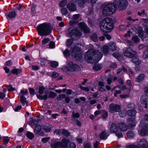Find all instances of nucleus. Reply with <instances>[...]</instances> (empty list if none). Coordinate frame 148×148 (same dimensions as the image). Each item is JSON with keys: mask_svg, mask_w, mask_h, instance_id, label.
<instances>
[{"mask_svg": "<svg viewBox=\"0 0 148 148\" xmlns=\"http://www.w3.org/2000/svg\"><path fill=\"white\" fill-rule=\"evenodd\" d=\"M67 3V0H62L59 3V6L60 7L64 6Z\"/></svg>", "mask_w": 148, "mask_h": 148, "instance_id": "34", "label": "nucleus"}, {"mask_svg": "<svg viewBox=\"0 0 148 148\" xmlns=\"http://www.w3.org/2000/svg\"><path fill=\"white\" fill-rule=\"evenodd\" d=\"M132 40L135 43H138L140 42V39L136 36H134L132 38Z\"/></svg>", "mask_w": 148, "mask_h": 148, "instance_id": "38", "label": "nucleus"}, {"mask_svg": "<svg viewBox=\"0 0 148 148\" xmlns=\"http://www.w3.org/2000/svg\"><path fill=\"white\" fill-rule=\"evenodd\" d=\"M127 5V0H114V3H109L105 5L102 10V14L105 16H110L115 12L116 6H118L120 10H122L125 8Z\"/></svg>", "mask_w": 148, "mask_h": 148, "instance_id": "1", "label": "nucleus"}, {"mask_svg": "<svg viewBox=\"0 0 148 148\" xmlns=\"http://www.w3.org/2000/svg\"><path fill=\"white\" fill-rule=\"evenodd\" d=\"M112 55L117 59L119 60V56H120V55L118 53H114L112 54Z\"/></svg>", "mask_w": 148, "mask_h": 148, "instance_id": "57", "label": "nucleus"}, {"mask_svg": "<svg viewBox=\"0 0 148 148\" xmlns=\"http://www.w3.org/2000/svg\"><path fill=\"white\" fill-rule=\"evenodd\" d=\"M28 91L26 89H23L21 90L19 95L21 96H24L27 92Z\"/></svg>", "mask_w": 148, "mask_h": 148, "instance_id": "36", "label": "nucleus"}, {"mask_svg": "<svg viewBox=\"0 0 148 148\" xmlns=\"http://www.w3.org/2000/svg\"><path fill=\"white\" fill-rule=\"evenodd\" d=\"M144 121L140 122V125L138 127V130L140 134L142 136H144L148 134V125L144 124Z\"/></svg>", "mask_w": 148, "mask_h": 148, "instance_id": "7", "label": "nucleus"}, {"mask_svg": "<svg viewBox=\"0 0 148 148\" xmlns=\"http://www.w3.org/2000/svg\"><path fill=\"white\" fill-rule=\"evenodd\" d=\"M49 139L50 138L49 137L43 138L42 139V141L43 143H45L47 142Z\"/></svg>", "mask_w": 148, "mask_h": 148, "instance_id": "59", "label": "nucleus"}, {"mask_svg": "<svg viewBox=\"0 0 148 148\" xmlns=\"http://www.w3.org/2000/svg\"><path fill=\"white\" fill-rule=\"evenodd\" d=\"M67 8L70 11H75L76 9L75 5L72 3H68L67 5Z\"/></svg>", "mask_w": 148, "mask_h": 148, "instance_id": "16", "label": "nucleus"}, {"mask_svg": "<svg viewBox=\"0 0 148 148\" xmlns=\"http://www.w3.org/2000/svg\"><path fill=\"white\" fill-rule=\"evenodd\" d=\"M110 130L111 132L114 133H115L118 132V127L115 123H112V124L110 128Z\"/></svg>", "mask_w": 148, "mask_h": 148, "instance_id": "18", "label": "nucleus"}, {"mask_svg": "<svg viewBox=\"0 0 148 148\" xmlns=\"http://www.w3.org/2000/svg\"><path fill=\"white\" fill-rule=\"evenodd\" d=\"M37 96L38 98L41 100H46L48 98V96L47 95H45L43 96L40 95H37Z\"/></svg>", "mask_w": 148, "mask_h": 148, "instance_id": "32", "label": "nucleus"}, {"mask_svg": "<svg viewBox=\"0 0 148 148\" xmlns=\"http://www.w3.org/2000/svg\"><path fill=\"white\" fill-rule=\"evenodd\" d=\"M42 127L40 125H37L35 126L34 132L36 134H40Z\"/></svg>", "mask_w": 148, "mask_h": 148, "instance_id": "24", "label": "nucleus"}, {"mask_svg": "<svg viewBox=\"0 0 148 148\" xmlns=\"http://www.w3.org/2000/svg\"><path fill=\"white\" fill-rule=\"evenodd\" d=\"M61 12L63 15H66L68 13V10L66 8H63L61 9Z\"/></svg>", "mask_w": 148, "mask_h": 148, "instance_id": "44", "label": "nucleus"}, {"mask_svg": "<svg viewBox=\"0 0 148 148\" xmlns=\"http://www.w3.org/2000/svg\"><path fill=\"white\" fill-rule=\"evenodd\" d=\"M140 101L142 103L145 105V108H147L148 105V96L146 94L143 95L140 98Z\"/></svg>", "mask_w": 148, "mask_h": 148, "instance_id": "12", "label": "nucleus"}, {"mask_svg": "<svg viewBox=\"0 0 148 148\" xmlns=\"http://www.w3.org/2000/svg\"><path fill=\"white\" fill-rule=\"evenodd\" d=\"M108 116V112L105 111H103V117L104 119H106L107 118Z\"/></svg>", "mask_w": 148, "mask_h": 148, "instance_id": "61", "label": "nucleus"}, {"mask_svg": "<svg viewBox=\"0 0 148 148\" xmlns=\"http://www.w3.org/2000/svg\"><path fill=\"white\" fill-rule=\"evenodd\" d=\"M72 116L73 118H78L79 117V114L78 113H75V112H73L72 114Z\"/></svg>", "mask_w": 148, "mask_h": 148, "instance_id": "60", "label": "nucleus"}, {"mask_svg": "<svg viewBox=\"0 0 148 148\" xmlns=\"http://www.w3.org/2000/svg\"><path fill=\"white\" fill-rule=\"evenodd\" d=\"M16 15V13L14 12H10L8 14H6V16L10 18H12L14 17Z\"/></svg>", "mask_w": 148, "mask_h": 148, "instance_id": "26", "label": "nucleus"}, {"mask_svg": "<svg viewBox=\"0 0 148 148\" xmlns=\"http://www.w3.org/2000/svg\"><path fill=\"white\" fill-rule=\"evenodd\" d=\"M26 135L27 137L30 139H32L34 137V134L30 132H27Z\"/></svg>", "mask_w": 148, "mask_h": 148, "instance_id": "37", "label": "nucleus"}, {"mask_svg": "<svg viewBox=\"0 0 148 148\" xmlns=\"http://www.w3.org/2000/svg\"><path fill=\"white\" fill-rule=\"evenodd\" d=\"M45 90V88L44 87L41 86L39 88L38 92L40 94H43Z\"/></svg>", "mask_w": 148, "mask_h": 148, "instance_id": "51", "label": "nucleus"}, {"mask_svg": "<svg viewBox=\"0 0 148 148\" xmlns=\"http://www.w3.org/2000/svg\"><path fill=\"white\" fill-rule=\"evenodd\" d=\"M70 148H76V145L75 144L73 143H71L70 144Z\"/></svg>", "mask_w": 148, "mask_h": 148, "instance_id": "64", "label": "nucleus"}, {"mask_svg": "<svg viewBox=\"0 0 148 148\" xmlns=\"http://www.w3.org/2000/svg\"><path fill=\"white\" fill-rule=\"evenodd\" d=\"M127 27V26L123 25H121L119 26V28L121 30L123 31L126 30Z\"/></svg>", "mask_w": 148, "mask_h": 148, "instance_id": "53", "label": "nucleus"}, {"mask_svg": "<svg viewBox=\"0 0 148 148\" xmlns=\"http://www.w3.org/2000/svg\"><path fill=\"white\" fill-rule=\"evenodd\" d=\"M79 17V14H76L74 15L73 16V19L75 20H78Z\"/></svg>", "mask_w": 148, "mask_h": 148, "instance_id": "58", "label": "nucleus"}, {"mask_svg": "<svg viewBox=\"0 0 148 148\" xmlns=\"http://www.w3.org/2000/svg\"><path fill=\"white\" fill-rule=\"evenodd\" d=\"M45 95H47L48 97L49 98H54L56 95V93L52 91L48 93L47 94L46 93H45Z\"/></svg>", "mask_w": 148, "mask_h": 148, "instance_id": "31", "label": "nucleus"}, {"mask_svg": "<svg viewBox=\"0 0 148 148\" xmlns=\"http://www.w3.org/2000/svg\"><path fill=\"white\" fill-rule=\"evenodd\" d=\"M30 121V124L34 125L37 124L38 123L37 121L35 119H31Z\"/></svg>", "mask_w": 148, "mask_h": 148, "instance_id": "55", "label": "nucleus"}, {"mask_svg": "<svg viewBox=\"0 0 148 148\" xmlns=\"http://www.w3.org/2000/svg\"><path fill=\"white\" fill-rule=\"evenodd\" d=\"M121 110L120 106L118 105L112 104L109 106V111L112 113L118 112Z\"/></svg>", "mask_w": 148, "mask_h": 148, "instance_id": "9", "label": "nucleus"}, {"mask_svg": "<svg viewBox=\"0 0 148 148\" xmlns=\"http://www.w3.org/2000/svg\"><path fill=\"white\" fill-rule=\"evenodd\" d=\"M52 127V126L49 124H46L43 127V129L45 132H50Z\"/></svg>", "mask_w": 148, "mask_h": 148, "instance_id": "19", "label": "nucleus"}, {"mask_svg": "<svg viewBox=\"0 0 148 148\" xmlns=\"http://www.w3.org/2000/svg\"><path fill=\"white\" fill-rule=\"evenodd\" d=\"M38 32L42 36H47L51 32L49 23H44L39 25L37 28Z\"/></svg>", "mask_w": 148, "mask_h": 148, "instance_id": "5", "label": "nucleus"}, {"mask_svg": "<svg viewBox=\"0 0 148 148\" xmlns=\"http://www.w3.org/2000/svg\"><path fill=\"white\" fill-rule=\"evenodd\" d=\"M3 142L5 144H7L9 141L10 139L8 137H4L3 138Z\"/></svg>", "mask_w": 148, "mask_h": 148, "instance_id": "45", "label": "nucleus"}, {"mask_svg": "<svg viewBox=\"0 0 148 148\" xmlns=\"http://www.w3.org/2000/svg\"><path fill=\"white\" fill-rule=\"evenodd\" d=\"M84 33H88L89 32V29L87 26L84 23H81L79 24V27L73 29L70 32V34L71 38L76 39L78 37L82 36V30Z\"/></svg>", "mask_w": 148, "mask_h": 148, "instance_id": "3", "label": "nucleus"}, {"mask_svg": "<svg viewBox=\"0 0 148 148\" xmlns=\"http://www.w3.org/2000/svg\"><path fill=\"white\" fill-rule=\"evenodd\" d=\"M133 62L136 64L138 65L140 64L141 60L138 57H134L132 60Z\"/></svg>", "mask_w": 148, "mask_h": 148, "instance_id": "28", "label": "nucleus"}, {"mask_svg": "<svg viewBox=\"0 0 148 148\" xmlns=\"http://www.w3.org/2000/svg\"><path fill=\"white\" fill-rule=\"evenodd\" d=\"M138 14L139 15L142 16H144L145 15V10H143L141 11L138 12Z\"/></svg>", "mask_w": 148, "mask_h": 148, "instance_id": "54", "label": "nucleus"}, {"mask_svg": "<svg viewBox=\"0 0 148 148\" xmlns=\"http://www.w3.org/2000/svg\"><path fill=\"white\" fill-rule=\"evenodd\" d=\"M118 127L119 129L122 131H125L128 129V127L124 123H121L119 124Z\"/></svg>", "mask_w": 148, "mask_h": 148, "instance_id": "15", "label": "nucleus"}, {"mask_svg": "<svg viewBox=\"0 0 148 148\" xmlns=\"http://www.w3.org/2000/svg\"><path fill=\"white\" fill-rule=\"evenodd\" d=\"M136 120L134 118H131L128 119V124L129 126L131 127L135 126L136 125Z\"/></svg>", "mask_w": 148, "mask_h": 148, "instance_id": "14", "label": "nucleus"}, {"mask_svg": "<svg viewBox=\"0 0 148 148\" xmlns=\"http://www.w3.org/2000/svg\"><path fill=\"white\" fill-rule=\"evenodd\" d=\"M93 69L95 70L98 71L101 69V66L99 64H95L93 66Z\"/></svg>", "mask_w": 148, "mask_h": 148, "instance_id": "33", "label": "nucleus"}, {"mask_svg": "<svg viewBox=\"0 0 148 148\" xmlns=\"http://www.w3.org/2000/svg\"><path fill=\"white\" fill-rule=\"evenodd\" d=\"M113 23L112 19L107 18L101 21L100 23L101 29L103 32H110L113 29Z\"/></svg>", "mask_w": 148, "mask_h": 148, "instance_id": "4", "label": "nucleus"}, {"mask_svg": "<svg viewBox=\"0 0 148 148\" xmlns=\"http://www.w3.org/2000/svg\"><path fill=\"white\" fill-rule=\"evenodd\" d=\"M148 57V50H147L144 51L143 53V58H145Z\"/></svg>", "mask_w": 148, "mask_h": 148, "instance_id": "48", "label": "nucleus"}, {"mask_svg": "<svg viewBox=\"0 0 148 148\" xmlns=\"http://www.w3.org/2000/svg\"><path fill=\"white\" fill-rule=\"evenodd\" d=\"M50 40L49 38H47L43 39L42 41V44L44 45L48 43Z\"/></svg>", "mask_w": 148, "mask_h": 148, "instance_id": "43", "label": "nucleus"}, {"mask_svg": "<svg viewBox=\"0 0 148 148\" xmlns=\"http://www.w3.org/2000/svg\"><path fill=\"white\" fill-rule=\"evenodd\" d=\"M49 63L50 66L56 68L58 65V62L56 61H50Z\"/></svg>", "mask_w": 148, "mask_h": 148, "instance_id": "29", "label": "nucleus"}, {"mask_svg": "<svg viewBox=\"0 0 148 148\" xmlns=\"http://www.w3.org/2000/svg\"><path fill=\"white\" fill-rule=\"evenodd\" d=\"M12 73L13 74H16L18 75L20 74L22 71L21 69H14L12 70Z\"/></svg>", "mask_w": 148, "mask_h": 148, "instance_id": "27", "label": "nucleus"}, {"mask_svg": "<svg viewBox=\"0 0 148 148\" xmlns=\"http://www.w3.org/2000/svg\"><path fill=\"white\" fill-rule=\"evenodd\" d=\"M62 70L64 72L67 73H68L70 71H71L70 68L69 67V68L66 66H63L62 68Z\"/></svg>", "mask_w": 148, "mask_h": 148, "instance_id": "39", "label": "nucleus"}, {"mask_svg": "<svg viewBox=\"0 0 148 148\" xmlns=\"http://www.w3.org/2000/svg\"><path fill=\"white\" fill-rule=\"evenodd\" d=\"M91 144L88 143H86L84 146V148H91Z\"/></svg>", "mask_w": 148, "mask_h": 148, "instance_id": "56", "label": "nucleus"}, {"mask_svg": "<svg viewBox=\"0 0 148 148\" xmlns=\"http://www.w3.org/2000/svg\"><path fill=\"white\" fill-rule=\"evenodd\" d=\"M138 33L139 36L141 37L143 36V29L141 27H139L138 31H137Z\"/></svg>", "mask_w": 148, "mask_h": 148, "instance_id": "42", "label": "nucleus"}, {"mask_svg": "<svg viewBox=\"0 0 148 148\" xmlns=\"http://www.w3.org/2000/svg\"><path fill=\"white\" fill-rule=\"evenodd\" d=\"M21 102L22 103L23 106H25V104L27 105V102L26 100V98L24 96H20Z\"/></svg>", "mask_w": 148, "mask_h": 148, "instance_id": "25", "label": "nucleus"}, {"mask_svg": "<svg viewBox=\"0 0 148 148\" xmlns=\"http://www.w3.org/2000/svg\"><path fill=\"white\" fill-rule=\"evenodd\" d=\"M73 41L71 39H68L67 40L66 42V44L67 46H70L73 43Z\"/></svg>", "mask_w": 148, "mask_h": 148, "instance_id": "49", "label": "nucleus"}, {"mask_svg": "<svg viewBox=\"0 0 148 148\" xmlns=\"http://www.w3.org/2000/svg\"><path fill=\"white\" fill-rule=\"evenodd\" d=\"M138 145L141 147L147 148L148 147V142L146 140L142 139L138 142Z\"/></svg>", "mask_w": 148, "mask_h": 148, "instance_id": "13", "label": "nucleus"}, {"mask_svg": "<svg viewBox=\"0 0 148 148\" xmlns=\"http://www.w3.org/2000/svg\"><path fill=\"white\" fill-rule=\"evenodd\" d=\"M127 113L129 116H134L136 115V112L134 110H128Z\"/></svg>", "mask_w": 148, "mask_h": 148, "instance_id": "23", "label": "nucleus"}, {"mask_svg": "<svg viewBox=\"0 0 148 148\" xmlns=\"http://www.w3.org/2000/svg\"><path fill=\"white\" fill-rule=\"evenodd\" d=\"M137 55V53L130 48H127L124 53L125 56L130 58L134 57Z\"/></svg>", "mask_w": 148, "mask_h": 148, "instance_id": "10", "label": "nucleus"}, {"mask_svg": "<svg viewBox=\"0 0 148 148\" xmlns=\"http://www.w3.org/2000/svg\"><path fill=\"white\" fill-rule=\"evenodd\" d=\"M70 141L69 139H63L61 143L57 140L53 139L52 140L51 143H50L51 147L52 148H59L61 147L63 148H67L68 147V144Z\"/></svg>", "mask_w": 148, "mask_h": 148, "instance_id": "6", "label": "nucleus"}, {"mask_svg": "<svg viewBox=\"0 0 148 148\" xmlns=\"http://www.w3.org/2000/svg\"><path fill=\"white\" fill-rule=\"evenodd\" d=\"M67 65L70 68L71 71H77L80 70V67L75 64H73L71 62H69L67 63Z\"/></svg>", "mask_w": 148, "mask_h": 148, "instance_id": "11", "label": "nucleus"}, {"mask_svg": "<svg viewBox=\"0 0 148 148\" xmlns=\"http://www.w3.org/2000/svg\"><path fill=\"white\" fill-rule=\"evenodd\" d=\"M135 32H136L135 31V30H134V29L133 28H131L130 30L127 31L126 34H124V36L127 38L128 37H130V36L131 33L133 34H135Z\"/></svg>", "mask_w": 148, "mask_h": 148, "instance_id": "22", "label": "nucleus"}, {"mask_svg": "<svg viewBox=\"0 0 148 148\" xmlns=\"http://www.w3.org/2000/svg\"><path fill=\"white\" fill-rule=\"evenodd\" d=\"M145 75L143 74H140L136 79V81L140 82L142 81L144 79Z\"/></svg>", "mask_w": 148, "mask_h": 148, "instance_id": "30", "label": "nucleus"}, {"mask_svg": "<svg viewBox=\"0 0 148 148\" xmlns=\"http://www.w3.org/2000/svg\"><path fill=\"white\" fill-rule=\"evenodd\" d=\"M127 135L128 137L130 138H133L134 136V133L131 131L128 132L127 134Z\"/></svg>", "mask_w": 148, "mask_h": 148, "instance_id": "41", "label": "nucleus"}, {"mask_svg": "<svg viewBox=\"0 0 148 148\" xmlns=\"http://www.w3.org/2000/svg\"><path fill=\"white\" fill-rule=\"evenodd\" d=\"M49 46L50 48H54L55 47V44L53 42L51 41L49 43Z\"/></svg>", "mask_w": 148, "mask_h": 148, "instance_id": "50", "label": "nucleus"}, {"mask_svg": "<svg viewBox=\"0 0 148 148\" xmlns=\"http://www.w3.org/2000/svg\"><path fill=\"white\" fill-rule=\"evenodd\" d=\"M62 134L66 136H68L69 135V132L66 130H62Z\"/></svg>", "mask_w": 148, "mask_h": 148, "instance_id": "52", "label": "nucleus"}, {"mask_svg": "<svg viewBox=\"0 0 148 148\" xmlns=\"http://www.w3.org/2000/svg\"><path fill=\"white\" fill-rule=\"evenodd\" d=\"M125 42L126 43L127 46L129 47H131L133 45V43L131 41L126 40H125Z\"/></svg>", "mask_w": 148, "mask_h": 148, "instance_id": "40", "label": "nucleus"}, {"mask_svg": "<svg viewBox=\"0 0 148 148\" xmlns=\"http://www.w3.org/2000/svg\"><path fill=\"white\" fill-rule=\"evenodd\" d=\"M91 39L94 42H96L97 41V35L94 34L90 36Z\"/></svg>", "mask_w": 148, "mask_h": 148, "instance_id": "35", "label": "nucleus"}, {"mask_svg": "<svg viewBox=\"0 0 148 148\" xmlns=\"http://www.w3.org/2000/svg\"><path fill=\"white\" fill-rule=\"evenodd\" d=\"M79 86L81 89L82 90H85L87 91H88L89 90V89L88 87H85L82 86L81 84H79Z\"/></svg>", "mask_w": 148, "mask_h": 148, "instance_id": "47", "label": "nucleus"}, {"mask_svg": "<svg viewBox=\"0 0 148 148\" xmlns=\"http://www.w3.org/2000/svg\"><path fill=\"white\" fill-rule=\"evenodd\" d=\"M128 107L129 108L133 109L134 108L135 105L133 103H131L128 105Z\"/></svg>", "mask_w": 148, "mask_h": 148, "instance_id": "62", "label": "nucleus"}, {"mask_svg": "<svg viewBox=\"0 0 148 148\" xmlns=\"http://www.w3.org/2000/svg\"><path fill=\"white\" fill-rule=\"evenodd\" d=\"M101 51L105 54H107L109 53V46L106 45H104L101 48Z\"/></svg>", "mask_w": 148, "mask_h": 148, "instance_id": "21", "label": "nucleus"}, {"mask_svg": "<svg viewBox=\"0 0 148 148\" xmlns=\"http://www.w3.org/2000/svg\"><path fill=\"white\" fill-rule=\"evenodd\" d=\"M108 136V135L106 132L103 131L100 133V137L101 139L105 140L107 138Z\"/></svg>", "mask_w": 148, "mask_h": 148, "instance_id": "20", "label": "nucleus"}, {"mask_svg": "<svg viewBox=\"0 0 148 148\" xmlns=\"http://www.w3.org/2000/svg\"><path fill=\"white\" fill-rule=\"evenodd\" d=\"M109 66L111 68H116L117 67V65L115 63H111Z\"/></svg>", "mask_w": 148, "mask_h": 148, "instance_id": "63", "label": "nucleus"}, {"mask_svg": "<svg viewBox=\"0 0 148 148\" xmlns=\"http://www.w3.org/2000/svg\"><path fill=\"white\" fill-rule=\"evenodd\" d=\"M108 45L110 50L114 51L117 49V47L116 44L114 42H110L108 44Z\"/></svg>", "mask_w": 148, "mask_h": 148, "instance_id": "17", "label": "nucleus"}, {"mask_svg": "<svg viewBox=\"0 0 148 148\" xmlns=\"http://www.w3.org/2000/svg\"><path fill=\"white\" fill-rule=\"evenodd\" d=\"M102 53L94 49L88 50L86 53L85 59L88 63L98 62L102 58Z\"/></svg>", "mask_w": 148, "mask_h": 148, "instance_id": "2", "label": "nucleus"}, {"mask_svg": "<svg viewBox=\"0 0 148 148\" xmlns=\"http://www.w3.org/2000/svg\"><path fill=\"white\" fill-rule=\"evenodd\" d=\"M71 55L72 57L75 58L79 57L81 54V50L80 48L77 47H75L71 48Z\"/></svg>", "mask_w": 148, "mask_h": 148, "instance_id": "8", "label": "nucleus"}, {"mask_svg": "<svg viewBox=\"0 0 148 148\" xmlns=\"http://www.w3.org/2000/svg\"><path fill=\"white\" fill-rule=\"evenodd\" d=\"M63 53L65 57H67L69 56L70 54L68 49H66L64 52Z\"/></svg>", "mask_w": 148, "mask_h": 148, "instance_id": "46", "label": "nucleus"}]
</instances>
